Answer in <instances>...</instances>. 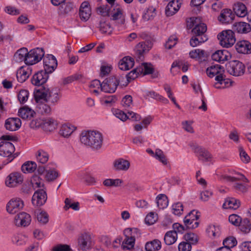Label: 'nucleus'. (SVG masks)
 <instances>
[{"instance_id":"obj_1","label":"nucleus","mask_w":251,"mask_h":251,"mask_svg":"<svg viewBox=\"0 0 251 251\" xmlns=\"http://www.w3.org/2000/svg\"><path fill=\"white\" fill-rule=\"evenodd\" d=\"M80 140L84 145L98 150L101 147L103 138L98 131H83L81 133Z\"/></svg>"},{"instance_id":"obj_2","label":"nucleus","mask_w":251,"mask_h":251,"mask_svg":"<svg viewBox=\"0 0 251 251\" xmlns=\"http://www.w3.org/2000/svg\"><path fill=\"white\" fill-rule=\"evenodd\" d=\"M121 79H124L123 77L116 75L106 78L102 83L101 91L108 93L115 92Z\"/></svg>"},{"instance_id":"obj_3","label":"nucleus","mask_w":251,"mask_h":251,"mask_svg":"<svg viewBox=\"0 0 251 251\" xmlns=\"http://www.w3.org/2000/svg\"><path fill=\"white\" fill-rule=\"evenodd\" d=\"M217 38L220 45L224 48H230L236 42L234 33L231 30H226L222 31L218 34Z\"/></svg>"},{"instance_id":"obj_4","label":"nucleus","mask_w":251,"mask_h":251,"mask_svg":"<svg viewBox=\"0 0 251 251\" xmlns=\"http://www.w3.org/2000/svg\"><path fill=\"white\" fill-rule=\"evenodd\" d=\"M15 147L9 142H1L0 143V155L7 157V162H11L18 155V153H14Z\"/></svg>"},{"instance_id":"obj_5","label":"nucleus","mask_w":251,"mask_h":251,"mask_svg":"<svg viewBox=\"0 0 251 251\" xmlns=\"http://www.w3.org/2000/svg\"><path fill=\"white\" fill-rule=\"evenodd\" d=\"M226 71L231 75L235 76L242 75L245 71V65L238 60H232L226 63Z\"/></svg>"},{"instance_id":"obj_6","label":"nucleus","mask_w":251,"mask_h":251,"mask_svg":"<svg viewBox=\"0 0 251 251\" xmlns=\"http://www.w3.org/2000/svg\"><path fill=\"white\" fill-rule=\"evenodd\" d=\"M189 146L193 152L197 155L200 160L210 161L212 158V154L208 150L199 146L195 142H191Z\"/></svg>"},{"instance_id":"obj_7","label":"nucleus","mask_w":251,"mask_h":251,"mask_svg":"<svg viewBox=\"0 0 251 251\" xmlns=\"http://www.w3.org/2000/svg\"><path fill=\"white\" fill-rule=\"evenodd\" d=\"M207 75L209 77H213L216 76L215 80L217 81L219 84H222L223 82L226 83L225 79H224L223 74L224 70L220 65L211 66L206 69Z\"/></svg>"},{"instance_id":"obj_8","label":"nucleus","mask_w":251,"mask_h":251,"mask_svg":"<svg viewBox=\"0 0 251 251\" xmlns=\"http://www.w3.org/2000/svg\"><path fill=\"white\" fill-rule=\"evenodd\" d=\"M45 55V52L42 48H36L27 51L26 61V64L31 65L39 62Z\"/></svg>"},{"instance_id":"obj_9","label":"nucleus","mask_w":251,"mask_h":251,"mask_svg":"<svg viewBox=\"0 0 251 251\" xmlns=\"http://www.w3.org/2000/svg\"><path fill=\"white\" fill-rule=\"evenodd\" d=\"M24 181V176L21 173L14 172L8 175L5 179V184L9 188H15L21 184Z\"/></svg>"},{"instance_id":"obj_10","label":"nucleus","mask_w":251,"mask_h":251,"mask_svg":"<svg viewBox=\"0 0 251 251\" xmlns=\"http://www.w3.org/2000/svg\"><path fill=\"white\" fill-rule=\"evenodd\" d=\"M24 205V201L20 198H13L7 203L6 210L9 214H14L22 209Z\"/></svg>"},{"instance_id":"obj_11","label":"nucleus","mask_w":251,"mask_h":251,"mask_svg":"<svg viewBox=\"0 0 251 251\" xmlns=\"http://www.w3.org/2000/svg\"><path fill=\"white\" fill-rule=\"evenodd\" d=\"M199 216L197 215L196 210L191 211L184 219V223L185 226L189 228H195L198 227L199 223L197 220Z\"/></svg>"},{"instance_id":"obj_12","label":"nucleus","mask_w":251,"mask_h":251,"mask_svg":"<svg viewBox=\"0 0 251 251\" xmlns=\"http://www.w3.org/2000/svg\"><path fill=\"white\" fill-rule=\"evenodd\" d=\"M57 62L55 57L51 55L48 54L44 59V71L49 74L53 72L56 68Z\"/></svg>"},{"instance_id":"obj_13","label":"nucleus","mask_w":251,"mask_h":251,"mask_svg":"<svg viewBox=\"0 0 251 251\" xmlns=\"http://www.w3.org/2000/svg\"><path fill=\"white\" fill-rule=\"evenodd\" d=\"M110 19L114 21L117 25H122L125 24V17L124 15V10L121 8L113 9L111 14Z\"/></svg>"},{"instance_id":"obj_14","label":"nucleus","mask_w":251,"mask_h":251,"mask_svg":"<svg viewBox=\"0 0 251 251\" xmlns=\"http://www.w3.org/2000/svg\"><path fill=\"white\" fill-rule=\"evenodd\" d=\"M31 221V216L26 212H22L15 217V224L18 226H27Z\"/></svg>"},{"instance_id":"obj_15","label":"nucleus","mask_w":251,"mask_h":251,"mask_svg":"<svg viewBox=\"0 0 251 251\" xmlns=\"http://www.w3.org/2000/svg\"><path fill=\"white\" fill-rule=\"evenodd\" d=\"M47 199L46 192L40 189L36 191L32 196V202L33 205L40 206L43 205Z\"/></svg>"},{"instance_id":"obj_16","label":"nucleus","mask_w":251,"mask_h":251,"mask_svg":"<svg viewBox=\"0 0 251 251\" xmlns=\"http://www.w3.org/2000/svg\"><path fill=\"white\" fill-rule=\"evenodd\" d=\"M49 73L42 70L35 74L32 77L31 82L36 86H41L46 82L48 79Z\"/></svg>"},{"instance_id":"obj_17","label":"nucleus","mask_w":251,"mask_h":251,"mask_svg":"<svg viewBox=\"0 0 251 251\" xmlns=\"http://www.w3.org/2000/svg\"><path fill=\"white\" fill-rule=\"evenodd\" d=\"M182 0H171L165 9L167 16H171L176 14L179 9Z\"/></svg>"},{"instance_id":"obj_18","label":"nucleus","mask_w":251,"mask_h":251,"mask_svg":"<svg viewBox=\"0 0 251 251\" xmlns=\"http://www.w3.org/2000/svg\"><path fill=\"white\" fill-rule=\"evenodd\" d=\"M152 43L150 40L140 42L136 46V51L138 55V58L141 59L143 53L148 52L152 48Z\"/></svg>"},{"instance_id":"obj_19","label":"nucleus","mask_w":251,"mask_h":251,"mask_svg":"<svg viewBox=\"0 0 251 251\" xmlns=\"http://www.w3.org/2000/svg\"><path fill=\"white\" fill-rule=\"evenodd\" d=\"M50 93V89L45 86H42L36 89L34 93V96L36 102H40L41 100L48 101V97Z\"/></svg>"},{"instance_id":"obj_20","label":"nucleus","mask_w":251,"mask_h":251,"mask_svg":"<svg viewBox=\"0 0 251 251\" xmlns=\"http://www.w3.org/2000/svg\"><path fill=\"white\" fill-rule=\"evenodd\" d=\"M21 126V120L18 118H9L5 122V128L11 131L18 130Z\"/></svg>"},{"instance_id":"obj_21","label":"nucleus","mask_w":251,"mask_h":251,"mask_svg":"<svg viewBox=\"0 0 251 251\" xmlns=\"http://www.w3.org/2000/svg\"><path fill=\"white\" fill-rule=\"evenodd\" d=\"M238 52L243 54L251 53V44L248 41L242 40L238 42L235 45Z\"/></svg>"},{"instance_id":"obj_22","label":"nucleus","mask_w":251,"mask_h":251,"mask_svg":"<svg viewBox=\"0 0 251 251\" xmlns=\"http://www.w3.org/2000/svg\"><path fill=\"white\" fill-rule=\"evenodd\" d=\"M212 59L219 62H224L228 60L230 53L226 50H218L212 55Z\"/></svg>"},{"instance_id":"obj_23","label":"nucleus","mask_w":251,"mask_h":251,"mask_svg":"<svg viewBox=\"0 0 251 251\" xmlns=\"http://www.w3.org/2000/svg\"><path fill=\"white\" fill-rule=\"evenodd\" d=\"M31 74V70L27 67H21L17 72V78L21 83L25 82Z\"/></svg>"},{"instance_id":"obj_24","label":"nucleus","mask_w":251,"mask_h":251,"mask_svg":"<svg viewBox=\"0 0 251 251\" xmlns=\"http://www.w3.org/2000/svg\"><path fill=\"white\" fill-rule=\"evenodd\" d=\"M78 245L82 250L86 251L91 246V238L86 234H82L78 239Z\"/></svg>"},{"instance_id":"obj_25","label":"nucleus","mask_w":251,"mask_h":251,"mask_svg":"<svg viewBox=\"0 0 251 251\" xmlns=\"http://www.w3.org/2000/svg\"><path fill=\"white\" fill-rule=\"evenodd\" d=\"M233 18L234 14H233L231 10L228 9H225L221 11L218 20L223 23H230L233 21Z\"/></svg>"},{"instance_id":"obj_26","label":"nucleus","mask_w":251,"mask_h":251,"mask_svg":"<svg viewBox=\"0 0 251 251\" xmlns=\"http://www.w3.org/2000/svg\"><path fill=\"white\" fill-rule=\"evenodd\" d=\"M134 64V59L128 56L124 57L119 63L120 69L127 71L132 68Z\"/></svg>"},{"instance_id":"obj_27","label":"nucleus","mask_w":251,"mask_h":251,"mask_svg":"<svg viewBox=\"0 0 251 251\" xmlns=\"http://www.w3.org/2000/svg\"><path fill=\"white\" fill-rule=\"evenodd\" d=\"M57 122L51 118H47L43 119L42 128L47 131H51L57 126Z\"/></svg>"},{"instance_id":"obj_28","label":"nucleus","mask_w":251,"mask_h":251,"mask_svg":"<svg viewBox=\"0 0 251 251\" xmlns=\"http://www.w3.org/2000/svg\"><path fill=\"white\" fill-rule=\"evenodd\" d=\"M114 167L116 170L126 171L129 169L130 163L127 160L119 158L114 161Z\"/></svg>"},{"instance_id":"obj_29","label":"nucleus","mask_w":251,"mask_h":251,"mask_svg":"<svg viewBox=\"0 0 251 251\" xmlns=\"http://www.w3.org/2000/svg\"><path fill=\"white\" fill-rule=\"evenodd\" d=\"M35 114L34 110L27 106H24L19 110L18 115L23 119H30Z\"/></svg>"},{"instance_id":"obj_30","label":"nucleus","mask_w":251,"mask_h":251,"mask_svg":"<svg viewBox=\"0 0 251 251\" xmlns=\"http://www.w3.org/2000/svg\"><path fill=\"white\" fill-rule=\"evenodd\" d=\"M234 29L238 33H247L251 31V25L245 22H238L234 25Z\"/></svg>"},{"instance_id":"obj_31","label":"nucleus","mask_w":251,"mask_h":251,"mask_svg":"<svg viewBox=\"0 0 251 251\" xmlns=\"http://www.w3.org/2000/svg\"><path fill=\"white\" fill-rule=\"evenodd\" d=\"M240 205V202L239 200L233 198H229L226 200L223 205L225 209H237Z\"/></svg>"},{"instance_id":"obj_32","label":"nucleus","mask_w":251,"mask_h":251,"mask_svg":"<svg viewBox=\"0 0 251 251\" xmlns=\"http://www.w3.org/2000/svg\"><path fill=\"white\" fill-rule=\"evenodd\" d=\"M189 55L191 58L195 59L199 61L204 60L206 58V54L204 50L200 49H196L191 50L189 52Z\"/></svg>"},{"instance_id":"obj_33","label":"nucleus","mask_w":251,"mask_h":251,"mask_svg":"<svg viewBox=\"0 0 251 251\" xmlns=\"http://www.w3.org/2000/svg\"><path fill=\"white\" fill-rule=\"evenodd\" d=\"M161 248V243L158 239L148 242L145 245L146 251H157Z\"/></svg>"},{"instance_id":"obj_34","label":"nucleus","mask_w":251,"mask_h":251,"mask_svg":"<svg viewBox=\"0 0 251 251\" xmlns=\"http://www.w3.org/2000/svg\"><path fill=\"white\" fill-rule=\"evenodd\" d=\"M27 54L26 48H23L18 50L14 55V59L17 62L24 61L26 64V58Z\"/></svg>"},{"instance_id":"obj_35","label":"nucleus","mask_w":251,"mask_h":251,"mask_svg":"<svg viewBox=\"0 0 251 251\" xmlns=\"http://www.w3.org/2000/svg\"><path fill=\"white\" fill-rule=\"evenodd\" d=\"M233 10L236 14L240 17H244L247 14V8L245 5L240 2L234 4Z\"/></svg>"},{"instance_id":"obj_36","label":"nucleus","mask_w":251,"mask_h":251,"mask_svg":"<svg viewBox=\"0 0 251 251\" xmlns=\"http://www.w3.org/2000/svg\"><path fill=\"white\" fill-rule=\"evenodd\" d=\"M137 67L138 72L143 75L151 74L153 72V67L151 63H143Z\"/></svg>"},{"instance_id":"obj_37","label":"nucleus","mask_w":251,"mask_h":251,"mask_svg":"<svg viewBox=\"0 0 251 251\" xmlns=\"http://www.w3.org/2000/svg\"><path fill=\"white\" fill-rule=\"evenodd\" d=\"M177 234L176 231L172 230L167 232L164 236V240L167 245H171L174 244L177 240Z\"/></svg>"},{"instance_id":"obj_38","label":"nucleus","mask_w":251,"mask_h":251,"mask_svg":"<svg viewBox=\"0 0 251 251\" xmlns=\"http://www.w3.org/2000/svg\"><path fill=\"white\" fill-rule=\"evenodd\" d=\"M75 129L76 127L72 125L64 124L61 127L60 133L63 136L67 137L70 136Z\"/></svg>"},{"instance_id":"obj_39","label":"nucleus","mask_w":251,"mask_h":251,"mask_svg":"<svg viewBox=\"0 0 251 251\" xmlns=\"http://www.w3.org/2000/svg\"><path fill=\"white\" fill-rule=\"evenodd\" d=\"M126 238L124 240L122 244V248L124 250H130L133 248L135 244V236L128 237L126 234Z\"/></svg>"},{"instance_id":"obj_40","label":"nucleus","mask_w":251,"mask_h":251,"mask_svg":"<svg viewBox=\"0 0 251 251\" xmlns=\"http://www.w3.org/2000/svg\"><path fill=\"white\" fill-rule=\"evenodd\" d=\"M37 167V164L35 162L27 161L22 166L21 169L24 173H32L36 169Z\"/></svg>"},{"instance_id":"obj_41","label":"nucleus","mask_w":251,"mask_h":251,"mask_svg":"<svg viewBox=\"0 0 251 251\" xmlns=\"http://www.w3.org/2000/svg\"><path fill=\"white\" fill-rule=\"evenodd\" d=\"M208 39L207 37L206 36H199L194 35V36L191 38L190 41V45L195 47L200 44L204 43Z\"/></svg>"},{"instance_id":"obj_42","label":"nucleus","mask_w":251,"mask_h":251,"mask_svg":"<svg viewBox=\"0 0 251 251\" xmlns=\"http://www.w3.org/2000/svg\"><path fill=\"white\" fill-rule=\"evenodd\" d=\"M73 4L71 2H64L59 7L60 14L66 15L69 14L73 9Z\"/></svg>"},{"instance_id":"obj_43","label":"nucleus","mask_w":251,"mask_h":251,"mask_svg":"<svg viewBox=\"0 0 251 251\" xmlns=\"http://www.w3.org/2000/svg\"><path fill=\"white\" fill-rule=\"evenodd\" d=\"M207 30L206 25L203 23L196 25L192 30L194 35L205 36L204 34Z\"/></svg>"},{"instance_id":"obj_44","label":"nucleus","mask_w":251,"mask_h":251,"mask_svg":"<svg viewBox=\"0 0 251 251\" xmlns=\"http://www.w3.org/2000/svg\"><path fill=\"white\" fill-rule=\"evenodd\" d=\"M49 154L44 150H40L36 153L37 161L41 164H45L49 160Z\"/></svg>"},{"instance_id":"obj_45","label":"nucleus","mask_w":251,"mask_h":251,"mask_svg":"<svg viewBox=\"0 0 251 251\" xmlns=\"http://www.w3.org/2000/svg\"><path fill=\"white\" fill-rule=\"evenodd\" d=\"M238 226L243 232L248 233L251 229V222L248 219L245 218L241 220V222Z\"/></svg>"},{"instance_id":"obj_46","label":"nucleus","mask_w":251,"mask_h":251,"mask_svg":"<svg viewBox=\"0 0 251 251\" xmlns=\"http://www.w3.org/2000/svg\"><path fill=\"white\" fill-rule=\"evenodd\" d=\"M223 178L228 181H235L240 180L243 182L248 183L249 182V180L242 174L238 173L236 174V176H223Z\"/></svg>"},{"instance_id":"obj_47","label":"nucleus","mask_w":251,"mask_h":251,"mask_svg":"<svg viewBox=\"0 0 251 251\" xmlns=\"http://www.w3.org/2000/svg\"><path fill=\"white\" fill-rule=\"evenodd\" d=\"M206 232L209 237H216L220 235V229L218 226L209 225L206 229Z\"/></svg>"},{"instance_id":"obj_48","label":"nucleus","mask_w":251,"mask_h":251,"mask_svg":"<svg viewBox=\"0 0 251 251\" xmlns=\"http://www.w3.org/2000/svg\"><path fill=\"white\" fill-rule=\"evenodd\" d=\"M37 110L42 114H49L51 112V108L49 105L42 101L37 102Z\"/></svg>"},{"instance_id":"obj_49","label":"nucleus","mask_w":251,"mask_h":251,"mask_svg":"<svg viewBox=\"0 0 251 251\" xmlns=\"http://www.w3.org/2000/svg\"><path fill=\"white\" fill-rule=\"evenodd\" d=\"M37 219L40 224L44 225L49 222V215L44 211H39L37 213Z\"/></svg>"},{"instance_id":"obj_50","label":"nucleus","mask_w":251,"mask_h":251,"mask_svg":"<svg viewBox=\"0 0 251 251\" xmlns=\"http://www.w3.org/2000/svg\"><path fill=\"white\" fill-rule=\"evenodd\" d=\"M29 182L31 183L33 189L37 188H41L44 186L43 181L37 175L33 176Z\"/></svg>"},{"instance_id":"obj_51","label":"nucleus","mask_w":251,"mask_h":251,"mask_svg":"<svg viewBox=\"0 0 251 251\" xmlns=\"http://www.w3.org/2000/svg\"><path fill=\"white\" fill-rule=\"evenodd\" d=\"M123 182V180L119 178L115 179L108 178L104 180L103 182V184L106 187H117L121 185Z\"/></svg>"},{"instance_id":"obj_52","label":"nucleus","mask_w":251,"mask_h":251,"mask_svg":"<svg viewBox=\"0 0 251 251\" xmlns=\"http://www.w3.org/2000/svg\"><path fill=\"white\" fill-rule=\"evenodd\" d=\"M99 27L100 30L102 33L110 34L112 32V27H111L109 24L106 23L105 22L100 21Z\"/></svg>"},{"instance_id":"obj_53","label":"nucleus","mask_w":251,"mask_h":251,"mask_svg":"<svg viewBox=\"0 0 251 251\" xmlns=\"http://www.w3.org/2000/svg\"><path fill=\"white\" fill-rule=\"evenodd\" d=\"M154 157L164 165H166L168 164V160L163 152L160 149H157L155 150Z\"/></svg>"},{"instance_id":"obj_54","label":"nucleus","mask_w":251,"mask_h":251,"mask_svg":"<svg viewBox=\"0 0 251 251\" xmlns=\"http://www.w3.org/2000/svg\"><path fill=\"white\" fill-rule=\"evenodd\" d=\"M156 9L152 6L149 7L143 16L144 20L148 21L153 19L156 16Z\"/></svg>"},{"instance_id":"obj_55","label":"nucleus","mask_w":251,"mask_h":251,"mask_svg":"<svg viewBox=\"0 0 251 251\" xmlns=\"http://www.w3.org/2000/svg\"><path fill=\"white\" fill-rule=\"evenodd\" d=\"M33 188L32 187L31 183L28 181H25L22 186L21 192L24 195H29L33 191Z\"/></svg>"},{"instance_id":"obj_56","label":"nucleus","mask_w":251,"mask_h":251,"mask_svg":"<svg viewBox=\"0 0 251 251\" xmlns=\"http://www.w3.org/2000/svg\"><path fill=\"white\" fill-rule=\"evenodd\" d=\"M79 17L81 20L84 21H87L91 14L90 8H85L84 10H79Z\"/></svg>"},{"instance_id":"obj_57","label":"nucleus","mask_w":251,"mask_h":251,"mask_svg":"<svg viewBox=\"0 0 251 251\" xmlns=\"http://www.w3.org/2000/svg\"><path fill=\"white\" fill-rule=\"evenodd\" d=\"M165 195L161 194L158 195L157 198V204L160 208H164L167 205V201H166Z\"/></svg>"},{"instance_id":"obj_58","label":"nucleus","mask_w":251,"mask_h":251,"mask_svg":"<svg viewBox=\"0 0 251 251\" xmlns=\"http://www.w3.org/2000/svg\"><path fill=\"white\" fill-rule=\"evenodd\" d=\"M237 243L236 238L233 236L227 237L223 241L224 245L226 246L229 249L235 247L237 245Z\"/></svg>"},{"instance_id":"obj_59","label":"nucleus","mask_w":251,"mask_h":251,"mask_svg":"<svg viewBox=\"0 0 251 251\" xmlns=\"http://www.w3.org/2000/svg\"><path fill=\"white\" fill-rule=\"evenodd\" d=\"M101 86L102 83H101L99 80H94L91 82L90 88L91 89H94V90H91L93 93L98 94L99 93L98 90L100 88L101 90Z\"/></svg>"},{"instance_id":"obj_60","label":"nucleus","mask_w":251,"mask_h":251,"mask_svg":"<svg viewBox=\"0 0 251 251\" xmlns=\"http://www.w3.org/2000/svg\"><path fill=\"white\" fill-rule=\"evenodd\" d=\"M183 210V205L180 202H177L172 205L173 213L176 215H180Z\"/></svg>"},{"instance_id":"obj_61","label":"nucleus","mask_w":251,"mask_h":251,"mask_svg":"<svg viewBox=\"0 0 251 251\" xmlns=\"http://www.w3.org/2000/svg\"><path fill=\"white\" fill-rule=\"evenodd\" d=\"M58 176V172L55 170H50L47 172L46 178L48 181H53Z\"/></svg>"},{"instance_id":"obj_62","label":"nucleus","mask_w":251,"mask_h":251,"mask_svg":"<svg viewBox=\"0 0 251 251\" xmlns=\"http://www.w3.org/2000/svg\"><path fill=\"white\" fill-rule=\"evenodd\" d=\"M117 98L114 95H111L102 99V102L107 106H111L117 101Z\"/></svg>"},{"instance_id":"obj_63","label":"nucleus","mask_w":251,"mask_h":251,"mask_svg":"<svg viewBox=\"0 0 251 251\" xmlns=\"http://www.w3.org/2000/svg\"><path fill=\"white\" fill-rule=\"evenodd\" d=\"M241 218L236 214H232L229 216V222L232 225L238 226L241 222Z\"/></svg>"},{"instance_id":"obj_64","label":"nucleus","mask_w":251,"mask_h":251,"mask_svg":"<svg viewBox=\"0 0 251 251\" xmlns=\"http://www.w3.org/2000/svg\"><path fill=\"white\" fill-rule=\"evenodd\" d=\"M29 93L28 91L25 90H22L20 91L18 98L21 103L25 102L28 98Z\"/></svg>"}]
</instances>
